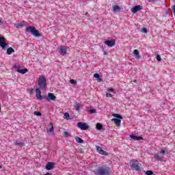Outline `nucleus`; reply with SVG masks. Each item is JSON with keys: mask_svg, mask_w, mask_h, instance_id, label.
Returning a JSON list of instances; mask_svg holds the SVG:
<instances>
[{"mask_svg": "<svg viewBox=\"0 0 175 175\" xmlns=\"http://www.w3.org/2000/svg\"><path fill=\"white\" fill-rule=\"evenodd\" d=\"M94 77L97 79H99V77H100L99 74L96 73V74H94Z\"/></svg>", "mask_w": 175, "mask_h": 175, "instance_id": "2f4dec72", "label": "nucleus"}, {"mask_svg": "<svg viewBox=\"0 0 175 175\" xmlns=\"http://www.w3.org/2000/svg\"><path fill=\"white\" fill-rule=\"evenodd\" d=\"M145 174H146V175H153V172L151 170H148L146 172H145Z\"/></svg>", "mask_w": 175, "mask_h": 175, "instance_id": "c85d7f7f", "label": "nucleus"}, {"mask_svg": "<svg viewBox=\"0 0 175 175\" xmlns=\"http://www.w3.org/2000/svg\"><path fill=\"white\" fill-rule=\"evenodd\" d=\"M172 10H173V12H174V16H175V6H174V5H172Z\"/></svg>", "mask_w": 175, "mask_h": 175, "instance_id": "ea45409f", "label": "nucleus"}, {"mask_svg": "<svg viewBox=\"0 0 175 175\" xmlns=\"http://www.w3.org/2000/svg\"><path fill=\"white\" fill-rule=\"evenodd\" d=\"M0 169H2V167L0 165Z\"/></svg>", "mask_w": 175, "mask_h": 175, "instance_id": "de8ad7c7", "label": "nucleus"}, {"mask_svg": "<svg viewBox=\"0 0 175 175\" xmlns=\"http://www.w3.org/2000/svg\"><path fill=\"white\" fill-rule=\"evenodd\" d=\"M157 60L158 61V62H161V61H162V58L161 57V56L159 55H157Z\"/></svg>", "mask_w": 175, "mask_h": 175, "instance_id": "c756f323", "label": "nucleus"}, {"mask_svg": "<svg viewBox=\"0 0 175 175\" xmlns=\"http://www.w3.org/2000/svg\"><path fill=\"white\" fill-rule=\"evenodd\" d=\"M141 163H139V161L137 160L132 159L130 161V167L137 172L141 171Z\"/></svg>", "mask_w": 175, "mask_h": 175, "instance_id": "7ed1b4c3", "label": "nucleus"}, {"mask_svg": "<svg viewBox=\"0 0 175 175\" xmlns=\"http://www.w3.org/2000/svg\"><path fill=\"white\" fill-rule=\"evenodd\" d=\"M0 23H1V21L0 20Z\"/></svg>", "mask_w": 175, "mask_h": 175, "instance_id": "09e8293b", "label": "nucleus"}, {"mask_svg": "<svg viewBox=\"0 0 175 175\" xmlns=\"http://www.w3.org/2000/svg\"><path fill=\"white\" fill-rule=\"evenodd\" d=\"M14 68H18V66L17 65H14Z\"/></svg>", "mask_w": 175, "mask_h": 175, "instance_id": "37998d69", "label": "nucleus"}, {"mask_svg": "<svg viewBox=\"0 0 175 175\" xmlns=\"http://www.w3.org/2000/svg\"><path fill=\"white\" fill-rule=\"evenodd\" d=\"M107 90H108L109 92H114V89L112 88H109L107 89Z\"/></svg>", "mask_w": 175, "mask_h": 175, "instance_id": "c9c22d12", "label": "nucleus"}, {"mask_svg": "<svg viewBox=\"0 0 175 175\" xmlns=\"http://www.w3.org/2000/svg\"><path fill=\"white\" fill-rule=\"evenodd\" d=\"M161 153L163 154H165V150L164 149H161Z\"/></svg>", "mask_w": 175, "mask_h": 175, "instance_id": "a19ab883", "label": "nucleus"}, {"mask_svg": "<svg viewBox=\"0 0 175 175\" xmlns=\"http://www.w3.org/2000/svg\"><path fill=\"white\" fill-rule=\"evenodd\" d=\"M64 136L65 137H68V136H70V133H69L68 132L65 131V132L64 133Z\"/></svg>", "mask_w": 175, "mask_h": 175, "instance_id": "473e14b6", "label": "nucleus"}, {"mask_svg": "<svg viewBox=\"0 0 175 175\" xmlns=\"http://www.w3.org/2000/svg\"><path fill=\"white\" fill-rule=\"evenodd\" d=\"M77 127L82 131H88L89 129V126L81 122L77 123Z\"/></svg>", "mask_w": 175, "mask_h": 175, "instance_id": "39448f33", "label": "nucleus"}, {"mask_svg": "<svg viewBox=\"0 0 175 175\" xmlns=\"http://www.w3.org/2000/svg\"><path fill=\"white\" fill-rule=\"evenodd\" d=\"M33 91V89H31V90H30V93H32Z\"/></svg>", "mask_w": 175, "mask_h": 175, "instance_id": "c03bdc74", "label": "nucleus"}, {"mask_svg": "<svg viewBox=\"0 0 175 175\" xmlns=\"http://www.w3.org/2000/svg\"><path fill=\"white\" fill-rule=\"evenodd\" d=\"M46 79L44 76H40L38 79V86L40 90H45Z\"/></svg>", "mask_w": 175, "mask_h": 175, "instance_id": "20e7f679", "label": "nucleus"}, {"mask_svg": "<svg viewBox=\"0 0 175 175\" xmlns=\"http://www.w3.org/2000/svg\"><path fill=\"white\" fill-rule=\"evenodd\" d=\"M70 83L71 84L75 85V84H77V81L76 80L71 79V80L70 81Z\"/></svg>", "mask_w": 175, "mask_h": 175, "instance_id": "7c9ffc66", "label": "nucleus"}, {"mask_svg": "<svg viewBox=\"0 0 175 175\" xmlns=\"http://www.w3.org/2000/svg\"><path fill=\"white\" fill-rule=\"evenodd\" d=\"M34 115L36 116H42V113H40V111H35L33 112Z\"/></svg>", "mask_w": 175, "mask_h": 175, "instance_id": "cd10ccee", "label": "nucleus"}, {"mask_svg": "<svg viewBox=\"0 0 175 175\" xmlns=\"http://www.w3.org/2000/svg\"><path fill=\"white\" fill-rule=\"evenodd\" d=\"M111 167H109L108 165L98 167L96 171L94 172V175H111Z\"/></svg>", "mask_w": 175, "mask_h": 175, "instance_id": "f257e3e1", "label": "nucleus"}, {"mask_svg": "<svg viewBox=\"0 0 175 175\" xmlns=\"http://www.w3.org/2000/svg\"><path fill=\"white\" fill-rule=\"evenodd\" d=\"M133 55H135V57L136 59H139V51L137 49H135L133 51Z\"/></svg>", "mask_w": 175, "mask_h": 175, "instance_id": "a211bd4d", "label": "nucleus"}, {"mask_svg": "<svg viewBox=\"0 0 175 175\" xmlns=\"http://www.w3.org/2000/svg\"><path fill=\"white\" fill-rule=\"evenodd\" d=\"M142 10V7L139 5H135L133 8H132L131 12L135 14L136 12Z\"/></svg>", "mask_w": 175, "mask_h": 175, "instance_id": "9d476101", "label": "nucleus"}, {"mask_svg": "<svg viewBox=\"0 0 175 175\" xmlns=\"http://www.w3.org/2000/svg\"><path fill=\"white\" fill-rule=\"evenodd\" d=\"M89 112L91 113H96V109H90Z\"/></svg>", "mask_w": 175, "mask_h": 175, "instance_id": "72a5a7b5", "label": "nucleus"}, {"mask_svg": "<svg viewBox=\"0 0 175 175\" xmlns=\"http://www.w3.org/2000/svg\"><path fill=\"white\" fill-rule=\"evenodd\" d=\"M148 1L149 3H154V2L157 1V0H148Z\"/></svg>", "mask_w": 175, "mask_h": 175, "instance_id": "58836bf2", "label": "nucleus"}, {"mask_svg": "<svg viewBox=\"0 0 175 175\" xmlns=\"http://www.w3.org/2000/svg\"><path fill=\"white\" fill-rule=\"evenodd\" d=\"M26 31L29 32L36 38L42 37V34L38 33V30H37L36 27H33L32 26L27 27Z\"/></svg>", "mask_w": 175, "mask_h": 175, "instance_id": "f03ea898", "label": "nucleus"}, {"mask_svg": "<svg viewBox=\"0 0 175 175\" xmlns=\"http://www.w3.org/2000/svg\"><path fill=\"white\" fill-rule=\"evenodd\" d=\"M55 167V163H52V162H49L45 168L46 170H52L53 169V167Z\"/></svg>", "mask_w": 175, "mask_h": 175, "instance_id": "9b49d317", "label": "nucleus"}, {"mask_svg": "<svg viewBox=\"0 0 175 175\" xmlns=\"http://www.w3.org/2000/svg\"><path fill=\"white\" fill-rule=\"evenodd\" d=\"M136 82H137V81L135 79V80H134V83H136Z\"/></svg>", "mask_w": 175, "mask_h": 175, "instance_id": "49530a36", "label": "nucleus"}, {"mask_svg": "<svg viewBox=\"0 0 175 175\" xmlns=\"http://www.w3.org/2000/svg\"><path fill=\"white\" fill-rule=\"evenodd\" d=\"M23 26H24V25L23 23H20V24L16 25L17 28L23 27Z\"/></svg>", "mask_w": 175, "mask_h": 175, "instance_id": "f704fd0d", "label": "nucleus"}, {"mask_svg": "<svg viewBox=\"0 0 175 175\" xmlns=\"http://www.w3.org/2000/svg\"><path fill=\"white\" fill-rule=\"evenodd\" d=\"M16 72L18 73H21V74L24 75V74H25L28 72V70L27 68H24V69H22V70L18 69V70H16Z\"/></svg>", "mask_w": 175, "mask_h": 175, "instance_id": "aec40b11", "label": "nucleus"}, {"mask_svg": "<svg viewBox=\"0 0 175 175\" xmlns=\"http://www.w3.org/2000/svg\"><path fill=\"white\" fill-rule=\"evenodd\" d=\"M6 39L3 36H0V46L4 49L6 46H8V44L5 42Z\"/></svg>", "mask_w": 175, "mask_h": 175, "instance_id": "423d86ee", "label": "nucleus"}, {"mask_svg": "<svg viewBox=\"0 0 175 175\" xmlns=\"http://www.w3.org/2000/svg\"><path fill=\"white\" fill-rule=\"evenodd\" d=\"M112 116L117 118V119L118 118L122 119V116L121 115H119V114L114 113V114H112Z\"/></svg>", "mask_w": 175, "mask_h": 175, "instance_id": "a878e982", "label": "nucleus"}, {"mask_svg": "<svg viewBox=\"0 0 175 175\" xmlns=\"http://www.w3.org/2000/svg\"><path fill=\"white\" fill-rule=\"evenodd\" d=\"M96 148L97 152H98L100 154H102V155H104V156H108L109 155L108 152L103 150L100 146H96Z\"/></svg>", "mask_w": 175, "mask_h": 175, "instance_id": "0eeeda50", "label": "nucleus"}, {"mask_svg": "<svg viewBox=\"0 0 175 175\" xmlns=\"http://www.w3.org/2000/svg\"><path fill=\"white\" fill-rule=\"evenodd\" d=\"M111 121L113 122L117 125V126H120L121 120H119L118 118H113Z\"/></svg>", "mask_w": 175, "mask_h": 175, "instance_id": "2eb2a0df", "label": "nucleus"}, {"mask_svg": "<svg viewBox=\"0 0 175 175\" xmlns=\"http://www.w3.org/2000/svg\"><path fill=\"white\" fill-rule=\"evenodd\" d=\"M96 79H97L98 83H101V82L103 81V80H102V79L100 78V77H98V78H97Z\"/></svg>", "mask_w": 175, "mask_h": 175, "instance_id": "4c0bfd02", "label": "nucleus"}, {"mask_svg": "<svg viewBox=\"0 0 175 175\" xmlns=\"http://www.w3.org/2000/svg\"><path fill=\"white\" fill-rule=\"evenodd\" d=\"M75 142H77V143H80V144L83 143V140L79 137H75Z\"/></svg>", "mask_w": 175, "mask_h": 175, "instance_id": "5701e85b", "label": "nucleus"}, {"mask_svg": "<svg viewBox=\"0 0 175 175\" xmlns=\"http://www.w3.org/2000/svg\"><path fill=\"white\" fill-rule=\"evenodd\" d=\"M36 94L37 99H39L40 100H42V92H40V88H36Z\"/></svg>", "mask_w": 175, "mask_h": 175, "instance_id": "1a4fd4ad", "label": "nucleus"}, {"mask_svg": "<svg viewBox=\"0 0 175 175\" xmlns=\"http://www.w3.org/2000/svg\"><path fill=\"white\" fill-rule=\"evenodd\" d=\"M56 99V96H55V94H53V93H49L48 94V98L47 100L50 101V100H55Z\"/></svg>", "mask_w": 175, "mask_h": 175, "instance_id": "ddd939ff", "label": "nucleus"}, {"mask_svg": "<svg viewBox=\"0 0 175 175\" xmlns=\"http://www.w3.org/2000/svg\"><path fill=\"white\" fill-rule=\"evenodd\" d=\"M64 118L66 119L67 120H69L70 119V114L68 113H65Z\"/></svg>", "mask_w": 175, "mask_h": 175, "instance_id": "bb28decb", "label": "nucleus"}, {"mask_svg": "<svg viewBox=\"0 0 175 175\" xmlns=\"http://www.w3.org/2000/svg\"><path fill=\"white\" fill-rule=\"evenodd\" d=\"M12 53H14V49L12 47L7 49V54L11 55Z\"/></svg>", "mask_w": 175, "mask_h": 175, "instance_id": "412c9836", "label": "nucleus"}, {"mask_svg": "<svg viewBox=\"0 0 175 175\" xmlns=\"http://www.w3.org/2000/svg\"><path fill=\"white\" fill-rule=\"evenodd\" d=\"M113 96V95L110 93H106V97H110L111 98Z\"/></svg>", "mask_w": 175, "mask_h": 175, "instance_id": "e433bc0d", "label": "nucleus"}, {"mask_svg": "<svg viewBox=\"0 0 175 175\" xmlns=\"http://www.w3.org/2000/svg\"><path fill=\"white\" fill-rule=\"evenodd\" d=\"M49 129H47L48 133H53V124L52 122L49 123Z\"/></svg>", "mask_w": 175, "mask_h": 175, "instance_id": "6ab92c4d", "label": "nucleus"}, {"mask_svg": "<svg viewBox=\"0 0 175 175\" xmlns=\"http://www.w3.org/2000/svg\"><path fill=\"white\" fill-rule=\"evenodd\" d=\"M113 12H120L121 8L119 5H115L112 6Z\"/></svg>", "mask_w": 175, "mask_h": 175, "instance_id": "f3484780", "label": "nucleus"}, {"mask_svg": "<svg viewBox=\"0 0 175 175\" xmlns=\"http://www.w3.org/2000/svg\"><path fill=\"white\" fill-rule=\"evenodd\" d=\"M59 51H60V54L62 56L66 55V53L68 52V50L66 49V48L65 46H61L59 48Z\"/></svg>", "mask_w": 175, "mask_h": 175, "instance_id": "f8f14e48", "label": "nucleus"}, {"mask_svg": "<svg viewBox=\"0 0 175 175\" xmlns=\"http://www.w3.org/2000/svg\"><path fill=\"white\" fill-rule=\"evenodd\" d=\"M154 158H157L160 161H163V157L160 156L158 153L154 155Z\"/></svg>", "mask_w": 175, "mask_h": 175, "instance_id": "4be33fe9", "label": "nucleus"}, {"mask_svg": "<svg viewBox=\"0 0 175 175\" xmlns=\"http://www.w3.org/2000/svg\"><path fill=\"white\" fill-rule=\"evenodd\" d=\"M74 108L75 110H77V111H80L81 109V105L80 104H75L74 106Z\"/></svg>", "mask_w": 175, "mask_h": 175, "instance_id": "b1692460", "label": "nucleus"}, {"mask_svg": "<svg viewBox=\"0 0 175 175\" xmlns=\"http://www.w3.org/2000/svg\"><path fill=\"white\" fill-rule=\"evenodd\" d=\"M14 146H21V147H25V144L23 142H18V141H16L15 142H14Z\"/></svg>", "mask_w": 175, "mask_h": 175, "instance_id": "dca6fc26", "label": "nucleus"}, {"mask_svg": "<svg viewBox=\"0 0 175 175\" xmlns=\"http://www.w3.org/2000/svg\"><path fill=\"white\" fill-rule=\"evenodd\" d=\"M143 32H144V33H147V29H146V28H144V29H143Z\"/></svg>", "mask_w": 175, "mask_h": 175, "instance_id": "79ce46f5", "label": "nucleus"}, {"mask_svg": "<svg viewBox=\"0 0 175 175\" xmlns=\"http://www.w3.org/2000/svg\"><path fill=\"white\" fill-rule=\"evenodd\" d=\"M96 129L98 131H101L103 129V125L100 123H97Z\"/></svg>", "mask_w": 175, "mask_h": 175, "instance_id": "393cba45", "label": "nucleus"}, {"mask_svg": "<svg viewBox=\"0 0 175 175\" xmlns=\"http://www.w3.org/2000/svg\"><path fill=\"white\" fill-rule=\"evenodd\" d=\"M105 45L108 46L109 47H113V46L116 45V42L115 40H106L104 42Z\"/></svg>", "mask_w": 175, "mask_h": 175, "instance_id": "6e6552de", "label": "nucleus"}, {"mask_svg": "<svg viewBox=\"0 0 175 175\" xmlns=\"http://www.w3.org/2000/svg\"><path fill=\"white\" fill-rule=\"evenodd\" d=\"M130 137L132 139H134V140H136V141H141V140H143L144 138H142V137H139V136H136L135 135H130Z\"/></svg>", "mask_w": 175, "mask_h": 175, "instance_id": "4468645a", "label": "nucleus"}, {"mask_svg": "<svg viewBox=\"0 0 175 175\" xmlns=\"http://www.w3.org/2000/svg\"><path fill=\"white\" fill-rule=\"evenodd\" d=\"M1 103H0V113H1Z\"/></svg>", "mask_w": 175, "mask_h": 175, "instance_id": "a18cd8bd", "label": "nucleus"}]
</instances>
